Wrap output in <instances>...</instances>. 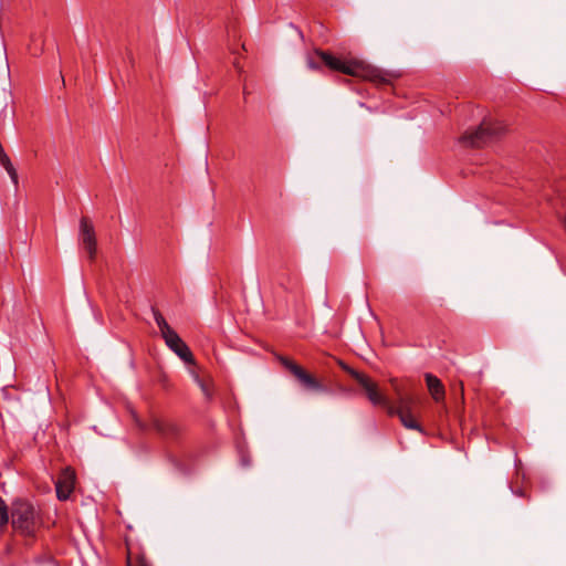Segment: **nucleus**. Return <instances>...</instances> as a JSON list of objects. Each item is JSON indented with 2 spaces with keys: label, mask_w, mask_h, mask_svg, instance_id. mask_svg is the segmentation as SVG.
<instances>
[{
  "label": "nucleus",
  "mask_w": 566,
  "mask_h": 566,
  "mask_svg": "<svg viewBox=\"0 0 566 566\" xmlns=\"http://www.w3.org/2000/svg\"><path fill=\"white\" fill-rule=\"evenodd\" d=\"M155 321L164 339L175 333V331L169 326L163 315L156 314Z\"/></svg>",
  "instance_id": "12"
},
{
  "label": "nucleus",
  "mask_w": 566,
  "mask_h": 566,
  "mask_svg": "<svg viewBox=\"0 0 566 566\" xmlns=\"http://www.w3.org/2000/svg\"><path fill=\"white\" fill-rule=\"evenodd\" d=\"M190 374H191L193 380L196 381V376H199V375L192 369L190 370Z\"/></svg>",
  "instance_id": "18"
},
{
  "label": "nucleus",
  "mask_w": 566,
  "mask_h": 566,
  "mask_svg": "<svg viewBox=\"0 0 566 566\" xmlns=\"http://www.w3.org/2000/svg\"><path fill=\"white\" fill-rule=\"evenodd\" d=\"M402 426L407 429H412V430H417L419 432H423V429L421 428V426L417 422L413 413H408V415H405V416H400L399 417Z\"/></svg>",
  "instance_id": "13"
},
{
  "label": "nucleus",
  "mask_w": 566,
  "mask_h": 566,
  "mask_svg": "<svg viewBox=\"0 0 566 566\" xmlns=\"http://www.w3.org/2000/svg\"><path fill=\"white\" fill-rule=\"evenodd\" d=\"M356 380L357 382L363 387V389L365 390L368 399L370 400V402L375 406H382V407H388L389 406V401L388 399L381 394L379 392L378 390V387L377 385L371 381L367 376L354 370V369H350V368H347V367H344Z\"/></svg>",
  "instance_id": "4"
},
{
  "label": "nucleus",
  "mask_w": 566,
  "mask_h": 566,
  "mask_svg": "<svg viewBox=\"0 0 566 566\" xmlns=\"http://www.w3.org/2000/svg\"><path fill=\"white\" fill-rule=\"evenodd\" d=\"M75 472L65 468L59 475L55 482L56 496L59 500L65 501L72 494L75 486Z\"/></svg>",
  "instance_id": "7"
},
{
  "label": "nucleus",
  "mask_w": 566,
  "mask_h": 566,
  "mask_svg": "<svg viewBox=\"0 0 566 566\" xmlns=\"http://www.w3.org/2000/svg\"><path fill=\"white\" fill-rule=\"evenodd\" d=\"M128 566H150V564L143 556H138L135 562L128 559Z\"/></svg>",
  "instance_id": "15"
},
{
  "label": "nucleus",
  "mask_w": 566,
  "mask_h": 566,
  "mask_svg": "<svg viewBox=\"0 0 566 566\" xmlns=\"http://www.w3.org/2000/svg\"><path fill=\"white\" fill-rule=\"evenodd\" d=\"M11 517L13 528L24 536H33L42 525L40 511L25 500L13 502Z\"/></svg>",
  "instance_id": "1"
},
{
  "label": "nucleus",
  "mask_w": 566,
  "mask_h": 566,
  "mask_svg": "<svg viewBox=\"0 0 566 566\" xmlns=\"http://www.w3.org/2000/svg\"><path fill=\"white\" fill-rule=\"evenodd\" d=\"M307 65H308V67H310L311 70H316V64H315V62L313 61V59H311V57H310V59H308V61H307Z\"/></svg>",
  "instance_id": "17"
},
{
  "label": "nucleus",
  "mask_w": 566,
  "mask_h": 566,
  "mask_svg": "<svg viewBox=\"0 0 566 566\" xmlns=\"http://www.w3.org/2000/svg\"><path fill=\"white\" fill-rule=\"evenodd\" d=\"M9 522L8 506L2 497H0V527Z\"/></svg>",
  "instance_id": "14"
},
{
  "label": "nucleus",
  "mask_w": 566,
  "mask_h": 566,
  "mask_svg": "<svg viewBox=\"0 0 566 566\" xmlns=\"http://www.w3.org/2000/svg\"><path fill=\"white\" fill-rule=\"evenodd\" d=\"M428 390L434 401L440 402L444 399V387L439 378L432 374L424 375Z\"/></svg>",
  "instance_id": "11"
},
{
  "label": "nucleus",
  "mask_w": 566,
  "mask_h": 566,
  "mask_svg": "<svg viewBox=\"0 0 566 566\" xmlns=\"http://www.w3.org/2000/svg\"><path fill=\"white\" fill-rule=\"evenodd\" d=\"M165 343L182 361L195 364L191 350L176 332L165 338Z\"/></svg>",
  "instance_id": "8"
},
{
  "label": "nucleus",
  "mask_w": 566,
  "mask_h": 566,
  "mask_svg": "<svg viewBox=\"0 0 566 566\" xmlns=\"http://www.w3.org/2000/svg\"><path fill=\"white\" fill-rule=\"evenodd\" d=\"M281 361L296 377L303 388L312 390L317 387L315 378L306 373L302 367L287 358L281 357Z\"/></svg>",
  "instance_id": "9"
},
{
  "label": "nucleus",
  "mask_w": 566,
  "mask_h": 566,
  "mask_svg": "<svg viewBox=\"0 0 566 566\" xmlns=\"http://www.w3.org/2000/svg\"><path fill=\"white\" fill-rule=\"evenodd\" d=\"M392 387L395 388L397 395H398V398H397V402L395 406L390 405L387 407V410H388V413L394 416H405V415H410V413H413V405H415V399L410 396H406V395H402L400 392V389L397 385V380L396 379H391L390 380Z\"/></svg>",
  "instance_id": "6"
},
{
  "label": "nucleus",
  "mask_w": 566,
  "mask_h": 566,
  "mask_svg": "<svg viewBox=\"0 0 566 566\" xmlns=\"http://www.w3.org/2000/svg\"><path fill=\"white\" fill-rule=\"evenodd\" d=\"M321 62L333 71L347 75L367 78L370 81L381 80L379 71L359 61H347L332 54L321 52Z\"/></svg>",
  "instance_id": "2"
},
{
  "label": "nucleus",
  "mask_w": 566,
  "mask_h": 566,
  "mask_svg": "<svg viewBox=\"0 0 566 566\" xmlns=\"http://www.w3.org/2000/svg\"><path fill=\"white\" fill-rule=\"evenodd\" d=\"M78 240L90 259H94L97 251L95 228L86 217L80 219Z\"/></svg>",
  "instance_id": "5"
},
{
  "label": "nucleus",
  "mask_w": 566,
  "mask_h": 566,
  "mask_svg": "<svg viewBox=\"0 0 566 566\" xmlns=\"http://www.w3.org/2000/svg\"><path fill=\"white\" fill-rule=\"evenodd\" d=\"M196 384L201 388L203 395L206 397H210V394H209V390H208V387L206 386V384L200 379L199 376H196Z\"/></svg>",
  "instance_id": "16"
},
{
  "label": "nucleus",
  "mask_w": 566,
  "mask_h": 566,
  "mask_svg": "<svg viewBox=\"0 0 566 566\" xmlns=\"http://www.w3.org/2000/svg\"><path fill=\"white\" fill-rule=\"evenodd\" d=\"M503 132L502 123L485 119L476 129L465 132L460 140L465 146L482 147Z\"/></svg>",
  "instance_id": "3"
},
{
  "label": "nucleus",
  "mask_w": 566,
  "mask_h": 566,
  "mask_svg": "<svg viewBox=\"0 0 566 566\" xmlns=\"http://www.w3.org/2000/svg\"><path fill=\"white\" fill-rule=\"evenodd\" d=\"M150 428L166 439L177 438L180 428L176 422L155 417L150 421Z\"/></svg>",
  "instance_id": "10"
}]
</instances>
